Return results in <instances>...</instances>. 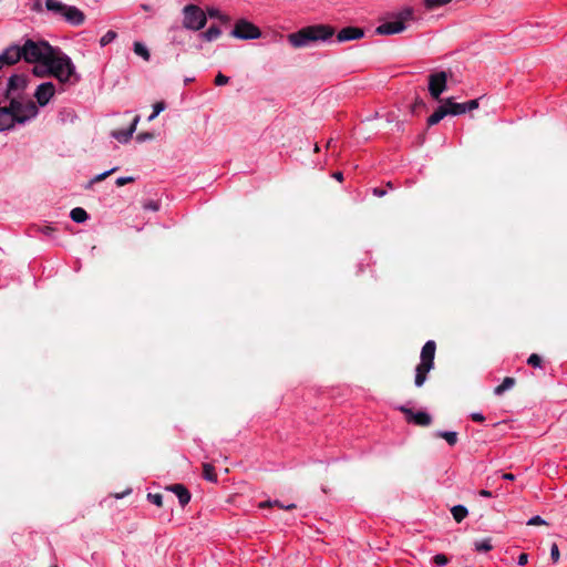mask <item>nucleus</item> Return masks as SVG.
<instances>
[{"label": "nucleus", "mask_w": 567, "mask_h": 567, "mask_svg": "<svg viewBox=\"0 0 567 567\" xmlns=\"http://www.w3.org/2000/svg\"><path fill=\"white\" fill-rule=\"evenodd\" d=\"M221 35V30L216 25H210L206 31L199 33V38L207 42H213Z\"/></svg>", "instance_id": "obj_20"}, {"label": "nucleus", "mask_w": 567, "mask_h": 567, "mask_svg": "<svg viewBox=\"0 0 567 567\" xmlns=\"http://www.w3.org/2000/svg\"><path fill=\"white\" fill-rule=\"evenodd\" d=\"M474 547L477 551H489L493 548L491 538L475 542Z\"/></svg>", "instance_id": "obj_30"}, {"label": "nucleus", "mask_w": 567, "mask_h": 567, "mask_svg": "<svg viewBox=\"0 0 567 567\" xmlns=\"http://www.w3.org/2000/svg\"><path fill=\"white\" fill-rule=\"evenodd\" d=\"M178 498L181 506H186L190 501V493L188 489L182 484H174L169 488Z\"/></svg>", "instance_id": "obj_17"}, {"label": "nucleus", "mask_w": 567, "mask_h": 567, "mask_svg": "<svg viewBox=\"0 0 567 567\" xmlns=\"http://www.w3.org/2000/svg\"><path fill=\"white\" fill-rule=\"evenodd\" d=\"M319 151V146L318 144L315 145V152H318Z\"/></svg>", "instance_id": "obj_54"}, {"label": "nucleus", "mask_w": 567, "mask_h": 567, "mask_svg": "<svg viewBox=\"0 0 567 567\" xmlns=\"http://www.w3.org/2000/svg\"><path fill=\"white\" fill-rule=\"evenodd\" d=\"M62 17L72 25H81L85 20L84 13L73 6H66Z\"/></svg>", "instance_id": "obj_16"}, {"label": "nucleus", "mask_w": 567, "mask_h": 567, "mask_svg": "<svg viewBox=\"0 0 567 567\" xmlns=\"http://www.w3.org/2000/svg\"><path fill=\"white\" fill-rule=\"evenodd\" d=\"M278 506L280 508H284V509H292L296 507L295 504H289V505H282L279 501H275V502H270V501H266V502H262L260 503L259 507L264 508V507H270V506Z\"/></svg>", "instance_id": "obj_31"}, {"label": "nucleus", "mask_w": 567, "mask_h": 567, "mask_svg": "<svg viewBox=\"0 0 567 567\" xmlns=\"http://www.w3.org/2000/svg\"><path fill=\"white\" fill-rule=\"evenodd\" d=\"M516 381L512 377H506L503 382L494 389L495 395H502L505 391L511 390Z\"/></svg>", "instance_id": "obj_23"}, {"label": "nucleus", "mask_w": 567, "mask_h": 567, "mask_svg": "<svg viewBox=\"0 0 567 567\" xmlns=\"http://www.w3.org/2000/svg\"><path fill=\"white\" fill-rule=\"evenodd\" d=\"M435 351V342L433 340L426 341L421 350L420 363L415 369V386L421 388L427 379V373L434 368Z\"/></svg>", "instance_id": "obj_4"}, {"label": "nucleus", "mask_w": 567, "mask_h": 567, "mask_svg": "<svg viewBox=\"0 0 567 567\" xmlns=\"http://www.w3.org/2000/svg\"><path fill=\"white\" fill-rule=\"evenodd\" d=\"M527 563H528V555H527V554H525V553L520 554V555L518 556V558H517V564H518L519 566H525Z\"/></svg>", "instance_id": "obj_46"}, {"label": "nucleus", "mask_w": 567, "mask_h": 567, "mask_svg": "<svg viewBox=\"0 0 567 567\" xmlns=\"http://www.w3.org/2000/svg\"><path fill=\"white\" fill-rule=\"evenodd\" d=\"M502 477H503L504 480H507V481H514V480H515V476H514L512 473H504V474L502 475Z\"/></svg>", "instance_id": "obj_52"}, {"label": "nucleus", "mask_w": 567, "mask_h": 567, "mask_svg": "<svg viewBox=\"0 0 567 567\" xmlns=\"http://www.w3.org/2000/svg\"><path fill=\"white\" fill-rule=\"evenodd\" d=\"M165 110V103L164 102H156L153 105V113L148 116V121L155 120V117L158 116L161 112Z\"/></svg>", "instance_id": "obj_33"}, {"label": "nucleus", "mask_w": 567, "mask_h": 567, "mask_svg": "<svg viewBox=\"0 0 567 567\" xmlns=\"http://www.w3.org/2000/svg\"><path fill=\"white\" fill-rule=\"evenodd\" d=\"M559 548L557 544H553L550 547V558L554 563H557L559 560Z\"/></svg>", "instance_id": "obj_39"}, {"label": "nucleus", "mask_w": 567, "mask_h": 567, "mask_svg": "<svg viewBox=\"0 0 567 567\" xmlns=\"http://www.w3.org/2000/svg\"><path fill=\"white\" fill-rule=\"evenodd\" d=\"M261 34V30L245 18L238 19L230 31V35L238 40H257Z\"/></svg>", "instance_id": "obj_8"}, {"label": "nucleus", "mask_w": 567, "mask_h": 567, "mask_svg": "<svg viewBox=\"0 0 567 567\" xmlns=\"http://www.w3.org/2000/svg\"><path fill=\"white\" fill-rule=\"evenodd\" d=\"M480 496L482 497H493V493L491 491H487V489H481L478 492Z\"/></svg>", "instance_id": "obj_50"}, {"label": "nucleus", "mask_w": 567, "mask_h": 567, "mask_svg": "<svg viewBox=\"0 0 567 567\" xmlns=\"http://www.w3.org/2000/svg\"><path fill=\"white\" fill-rule=\"evenodd\" d=\"M450 2H452V0H423V6L426 10L432 11L446 6Z\"/></svg>", "instance_id": "obj_29"}, {"label": "nucleus", "mask_w": 567, "mask_h": 567, "mask_svg": "<svg viewBox=\"0 0 567 567\" xmlns=\"http://www.w3.org/2000/svg\"><path fill=\"white\" fill-rule=\"evenodd\" d=\"M148 501L157 507L163 506V496L161 494H148Z\"/></svg>", "instance_id": "obj_37"}, {"label": "nucleus", "mask_w": 567, "mask_h": 567, "mask_svg": "<svg viewBox=\"0 0 567 567\" xmlns=\"http://www.w3.org/2000/svg\"><path fill=\"white\" fill-rule=\"evenodd\" d=\"M51 567H58L56 565H52Z\"/></svg>", "instance_id": "obj_57"}, {"label": "nucleus", "mask_w": 567, "mask_h": 567, "mask_svg": "<svg viewBox=\"0 0 567 567\" xmlns=\"http://www.w3.org/2000/svg\"><path fill=\"white\" fill-rule=\"evenodd\" d=\"M229 82V78L224 75L223 73H218L215 78V84L220 86V85H225Z\"/></svg>", "instance_id": "obj_41"}, {"label": "nucleus", "mask_w": 567, "mask_h": 567, "mask_svg": "<svg viewBox=\"0 0 567 567\" xmlns=\"http://www.w3.org/2000/svg\"><path fill=\"white\" fill-rule=\"evenodd\" d=\"M20 59H22V51L19 45H10L0 54V60L4 65H12Z\"/></svg>", "instance_id": "obj_14"}, {"label": "nucleus", "mask_w": 567, "mask_h": 567, "mask_svg": "<svg viewBox=\"0 0 567 567\" xmlns=\"http://www.w3.org/2000/svg\"><path fill=\"white\" fill-rule=\"evenodd\" d=\"M433 563L437 567H443V566H445L449 563V559H447V557L444 554H437V555H435L433 557Z\"/></svg>", "instance_id": "obj_36"}, {"label": "nucleus", "mask_w": 567, "mask_h": 567, "mask_svg": "<svg viewBox=\"0 0 567 567\" xmlns=\"http://www.w3.org/2000/svg\"><path fill=\"white\" fill-rule=\"evenodd\" d=\"M39 113L34 102H22L11 97L8 106H0V132L13 127L16 123L24 124Z\"/></svg>", "instance_id": "obj_1"}, {"label": "nucleus", "mask_w": 567, "mask_h": 567, "mask_svg": "<svg viewBox=\"0 0 567 567\" xmlns=\"http://www.w3.org/2000/svg\"><path fill=\"white\" fill-rule=\"evenodd\" d=\"M332 177L336 178L339 182L343 181V174L341 172H336L332 174Z\"/></svg>", "instance_id": "obj_51"}, {"label": "nucleus", "mask_w": 567, "mask_h": 567, "mask_svg": "<svg viewBox=\"0 0 567 567\" xmlns=\"http://www.w3.org/2000/svg\"><path fill=\"white\" fill-rule=\"evenodd\" d=\"M140 115H135L131 125L126 130L112 131L111 136L120 143H127L132 138L134 132L136 131V126L140 122Z\"/></svg>", "instance_id": "obj_12"}, {"label": "nucleus", "mask_w": 567, "mask_h": 567, "mask_svg": "<svg viewBox=\"0 0 567 567\" xmlns=\"http://www.w3.org/2000/svg\"><path fill=\"white\" fill-rule=\"evenodd\" d=\"M464 107H465V113L468 112V111H473L475 109L478 107V100L475 99V100H471L468 102H465L464 103Z\"/></svg>", "instance_id": "obj_42"}, {"label": "nucleus", "mask_w": 567, "mask_h": 567, "mask_svg": "<svg viewBox=\"0 0 567 567\" xmlns=\"http://www.w3.org/2000/svg\"><path fill=\"white\" fill-rule=\"evenodd\" d=\"M331 142H332V140L328 141L327 147H329L331 145Z\"/></svg>", "instance_id": "obj_56"}, {"label": "nucleus", "mask_w": 567, "mask_h": 567, "mask_svg": "<svg viewBox=\"0 0 567 567\" xmlns=\"http://www.w3.org/2000/svg\"><path fill=\"white\" fill-rule=\"evenodd\" d=\"M56 90L53 82H43L38 85L34 97L40 106H45L54 96Z\"/></svg>", "instance_id": "obj_10"}, {"label": "nucleus", "mask_w": 567, "mask_h": 567, "mask_svg": "<svg viewBox=\"0 0 567 567\" xmlns=\"http://www.w3.org/2000/svg\"><path fill=\"white\" fill-rule=\"evenodd\" d=\"M4 66V64L2 63V61L0 60V70Z\"/></svg>", "instance_id": "obj_55"}, {"label": "nucleus", "mask_w": 567, "mask_h": 567, "mask_svg": "<svg viewBox=\"0 0 567 567\" xmlns=\"http://www.w3.org/2000/svg\"><path fill=\"white\" fill-rule=\"evenodd\" d=\"M207 23L205 11L196 4H187L183 9V27L190 31H199Z\"/></svg>", "instance_id": "obj_7"}, {"label": "nucleus", "mask_w": 567, "mask_h": 567, "mask_svg": "<svg viewBox=\"0 0 567 567\" xmlns=\"http://www.w3.org/2000/svg\"><path fill=\"white\" fill-rule=\"evenodd\" d=\"M527 363L534 368H540L542 367V358L538 354L533 353L527 359Z\"/></svg>", "instance_id": "obj_35"}, {"label": "nucleus", "mask_w": 567, "mask_h": 567, "mask_svg": "<svg viewBox=\"0 0 567 567\" xmlns=\"http://www.w3.org/2000/svg\"><path fill=\"white\" fill-rule=\"evenodd\" d=\"M70 217L73 221L75 223H84L89 218V215L86 213L85 209L81 208V207H75L71 210L70 213Z\"/></svg>", "instance_id": "obj_24"}, {"label": "nucleus", "mask_w": 567, "mask_h": 567, "mask_svg": "<svg viewBox=\"0 0 567 567\" xmlns=\"http://www.w3.org/2000/svg\"><path fill=\"white\" fill-rule=\"evenodd\" d=\"M42 231L45 234V235H50L52 231H53V228L51 226H45Z\"/></svg>", "instance_id": "obj_53"}, {"label": "nucleus", "mask_w": 567, "mask_h": 567, "mask_svg": "<svg viewBox=\"0 0 567 567\" xmlns=\"http://www.w3.org/2000/svg\"><path fill=\"white\" fill-rule=\"evenodd\" d=\"M51 76L55 78L61 85H75L81 81V75L71 58L61 50H54L51 58Z\"/></svg>", "instance_id": "obj_3"}, {"label": "nucleus", "mask_w": 567, "mask_h": 567, "mask_svg": "<svg viewBox=\"0 0 567 567\" xmlns=\"http://www.w3.org/2000/svg\"><path fill=\"white\" fill-rule=\"evenodd\" d=\"M400 410L406 415L408 422H413L414 424L421 426H427L432 422L431 415L426 412H414L413 410L404 406H401Z\"/></svg>", "instance_id": "obj_11"}, {"label": "nucleus", "mask_w": 567, "mask_h": 567, "mask_svg": "<svg viewBox=\"0 0 567 567\" xmlns=\"http://www.w3.org/2000/svg\"><path fill=\"white\" fill-rule=\"evenodd\" d=\"M151 138H153V134L152 133H140L136 136V140L138 142H144V141H147V140H151Z\"/></svg>", "instance_id": "obj_45"}, {"label": "nucleus", "mask_w": 567, "mask_h": 567, "mask_svg": "<svg viewBox=\"0 0 567 567\" xmlns=\"http://www.w3.org/2000/svg\"><path fill=\"white\" fill-rule=\"evenodd\" d=\"M203 476L206 481L217 482V475L215 473V468L212 464L205 463L203 464Z\"/></svg>", "instance_id": "obj_28"}, {"label": "nucleus", "mask_w": 567, "mask_h": 567, "mask_svg": "<svg viewBox=\"0 0 567 567\" xmlns=\"http://www.w3.org/2000/svg\"><path fill=\"white\" fill-rule=\"evenodd\" d=\"M447 115L445 105L439 106L432 115L427 118V125L432 126L437 124L441 120H443Z\"/></svg>", "instance_id": "obj_21"}, {"label": "nucleus", "mask_w": 567, "mask_h": 567, "mask_svg": "<svg viewBox=\"0 0 567 567\" xmlns=\"http://www.w3.org/2000/svg\"><path fill=\"white\" fill-rule=\"evenodd\" d=\"M143 208L145 210L157 212L159 209V204L155 200H148L143 204Z\"/></svg>", "instance_id": "obj_38"}, {"label": "nucleus", "mask_w": 567, "mask_h": 567, "mask_svg": "<svg viewBox=\"0 0 567 567\" xmlns=\"http://www.w3.org/2000/svg\"><path fill=\"white\" fill-rule=\"evenodd\" d=\"M33 74L40 78L51 76V62L50 61H41L34 63Z\"/></svg>", "instance_id": "obj_19"}, {"label": "nucleus", "mask_w": 567, "mask_h": 567, "mask_svg": "<svg viewBox=\"0 0 567 567\" xmlns=\"http://www.w3.org/2000/svg\"><path fill=\"white\" fill-rule=\"evenodd\" d=\"M334 34V29L328 24H313L301 28L300 30L289 33L287 40L295 49L310 47L318 41H327Z\"/></svg>", "instance_id": "obj_2"}, {"label": "nucleus", "mask_w": 567, "mask_h": 567, "mask_svg": "<svg viewBox=\"0 0 567 567\" xmlns=\"http://www.w3.org/2000/svg\"><path fill=\"white\" fill-rule=\"evenodd\" d=\"M414 19L412 7H405L394 14L391 21H384L377 27L375 33L380 35H392L403 32L406 29V22Z\"/></svg>", "instance_id": "obj_5"}, {"label": "nucleus", "mask_w": 567, "mask_h": 567, "mask_svg": "<svg viewBox=\"0 0 567 567\" xmlns=\"http://www.w3.org/2000/svg\"><path fill=\"white\" fill-rule=\"evenodd\" d=\"M66 6L68 4H65L59 0H45V8L49 11L60 14L61 17L63 16Z\"/></svg>", "instance_id": "obj_22"}, {"label": "nucleus", "mask_w": 567, "mask_h": 567, "mask_svg": "<svg viewBox=\"0 0 567 567\" xmlns=\"http://www.w3.org/2000/svg\"><path fill=\"white\" fill-rule=\"evenodd\" d=\"M205 13L206 18L209 17L212 19H219L223 12L216 7H207Z\"/></svg>", "instance_id": "obj_34"}, {"label": "nucleus", "mask_w": 567, "mask_h": 567, "mask_svg": "<svg viewBox=\"0 0 567 567\" xmlns=\"http://www.w3.org/2000/svg\"><path fill=\"white\" fill-rule=\"evenodd\" d=\"M27 86V76L24 74H13L9 78L7 97L11 100L16 92L22 91Z\"/></svg>", "instance_id": "obj_13"}, {"label": "nucleus", "mask_w": 567, "mask_h": 567, "mask_svg": "<svg viewBox=\"0 0 567 567\" xmlns=\"http://www.w3.org/2000/svg\"><path fill=\"white\" fill-rule=\"evenodd\" d=\"M436 436L444 439L451 446L457 443V433L454 431H439Z\"/></svg>", "instance_id": "obj_26"}, {"label": "nucleus", "mask_w": 567, "mask_h": 567, "mask_svg": "<svg viewBox=\"0 0 567 567\" xmlns=\"http://www.w3.org/2000/svg\"><path fill=\"white\" fill-rule=\"evenodd\" d=\"M546 522L538 515L533 516L528 519L527 525L529 526H538V525H545Z\"/></svg>", "instance_id": "obj_40"}, {"label": "nucleus", "mask_w": 567, "mask_h": 567, "mask_svg": "<svg viewBox=\"0 0 567 567\" xmlns=\"http://www.w3.org/2000/svg\"><path fill=\"white\" fill-rule=\"evenodd\" d=\"M218 20H219L221 23L227 24V23H229V22H230V17H229V16H227V14H225V13H221Z\"/></svg>", "instance_id": "obj_49"}, {"label": "nucleus", "mask_w": 567, "mask_h": 567, "mask_svg": "<svg viewBox=\"0 0 567 567\" xmlns=\"http://www.w3.org/2000/svg\"><path fill=\"white\" fill-rule=\"evenodd\" d=\"M116 169H117V168H116V167H114V168H111V169H109V171H106V172H104V173H101V174H99V175L94 178V181H95V182H101V181H103L106 176H109L110 174L114 173Z\"/></svg>", "instance_id": "obj_44"}, {"label": "nucleus", "mask_w": 567, "mask_h": 567, "mask_svg": "<svg viewBox=\"0 0 567 567\" xmlns=\"http://www.w3.org/2000/svg\"><path fill=\"white\" fill-rule=\"evenodd\" d=\"M133 182H134V177H132V176H125V177H124V176H123V177H118V178L116 179L115 184H116L118 187H121V186H124V185H126V184H128V183H133Z\"/></svg>", "instance_id": "obj_43"}, {"label": "nucleus", "mask_w": 567, "mask_h": 567, "mask_svg": "<svg viewBox=\"0 0 567 567\" xmlns=\"http://www.w3.org/2000/svg\"><path fill=\"white\" fill-rule=\"evenodd\" d=\"M472 420L475 422H483L485 420V416L482 413H472L471 415Z\"/></svg>", "instance_id": "obj_48"}, {"label": "nucleus", "mask_w": 567, "mask_h": 567, "mask_svg": "<svg viewBox=\"0 0 567 567\" xmlns=\"http://www.w3.org/2000/svg\"><path fill=\"white\" fill-rule=\"evenodd\" d=\"M451 513H452L453 518L457 523H461L467 516L468 511L463 505H455L452 507Z\"/></svg>", "instance_id": "obj_25"}, {"label": "nucleus", "mask_w": 567, "mask_h": 567, "mask_svg": "<svg viewBox=\"0 0 567 567\" xmlns=\"http://www.w3.org/2000/svg\"><path fill=\"white\" fill-rule=\"evenodd\" d=\"M117 34L115 31H107L101 39H100V44L101 47H105L109 43H111L112 41H114L116 39Z\"/></svg>", "instance_id": "obj_32"}, {"label": "nucleus", "mask_w": 567, "mask_h": 567, "mask_svg": "<svg viewBox=\"0 0 567 567\" xmlns=\"http://www.w3.org/2000/svg\"><path fill=\"white\" fill-rule=\"evenodd\" d=\"M134 53L140 55L143 60L148 61L151 58L148 49L141 42H134L133 45Z\"/></svg>", "instance_id": "obj_27"}, {"label": "nucleus", "mask_w": 567, "mask_h": 567, "mask_svg": "<svg viewBox=\"0 0 567 567\" xmlns=\"http://www.w3.org/2000/svg\"><path fill=\"white\" fill-rule=\"evenodd\" d=\"M364 32L361 28L347 27L341 29L337 34L338 42L352 41L363 38Z\"/></svg>", "instance_id": "obj_15"}, {"label": "nucleus", "mask_w": 567, "mask_h": 567, "mask_svg": "<svg viewBox=\"0 0 567 567\" xmlns=\"http://www.w3.org/2000/svg\"><path fill=\"white\" fill-rule=\"evenodd\" d=\"M372 194L377 197H383L386 194V190L375 187L372 189Z\"/></svg>", "instance_id": "obj_47"}, {"label": "nucleus", "mask_w": 567, "mask_h": 567, "mask_svg": "<svg viewBox=\"0 0 567 567\" xmlns=\"http://www.w3.org/2000/svg\"><path fill=\"white\" fill-rule=\"evenodd\" d=\"M447 75L444 71L431 74L429 78V92L431 96L439 100L446 89Z\"/></svg>", "instance_id": "obj_9"}, {"label": "nucleus", "mask_w": 567, "mask_h": 567, "mask_svg": "<svg viewBox=\"0 0 567 567\" xmlns=\"http://www.w3.org/2000/svg\"><path fill=\"white\" fill-rule=\"evenodd\" d=\"M55 48L51 47L48 42L27 40L21 47L22 59L28 63H38L41 61H49Z\"/></svg>", "instance_id": "obj_6"}, {"label": "nucleus", "mask_w": 567, "mask_h": 567, "mask_svg": "<svg viewBox=\"0 0 567 567\" xmlns=\"http://www.w3.org/2000/svg\"><path fill=\"white\" fill-rule=\"evenodd\" d=\"M444 105L447 115H461L465 113L464 103H456L452 99H446Z\"/></svg>", "instance_id": "obj_18"}]
</instances>
